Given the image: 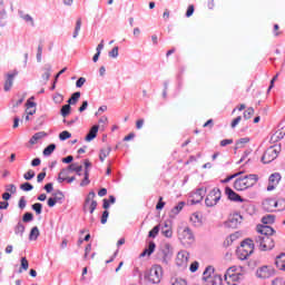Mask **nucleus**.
<instances>
[{
	"label": "nucleus",
	"instance_id": "f257e3e1",
	"mask_svg": "<svg viewBox=\"0 0 285 285\" xmlns=\"http://www.w3.org/2000/svg\"><path fill=\"white\" fill-rule=\"evenodd\" d=\"M258 233L257 236L254 237V246H257L259 250H273L275 248V240L273 239V235H275V229L268 225H258L256 227Z\"/></svg>",
	"mask_w": 285,
	"mask_h": 285
},
{
	"label": "nucleus",
	"instance_id": "f03ea898",
	"mask_svg": "<svg viewBox=\"0 0 285 285\" xmlns=\"http://www.w3.org/2000/svg\"><path fill=\"white\" fill-rule=\"evenodd\" d=\"M253 253H255V242H253L252 238L243 240L240 247L236 252L238 259L242 262H244V259H248Z\"/></svg>",
	"mask_w": 285,
	"mask_h": 285
},
{
	"label": "nucleus",
	"instance_id": "7ed1b4c3",
	"mask_svg": "<svg viewBox=\"0 0 285 285\" xmlns=\"http://www.w3.org/2000/svg\"><path fill=\"white\" fill-rule=\"evenodd\" d=\"M164 275V269L161 265H154L146 274L145 279L149 281L150 284H159Z\"/></svg>",
	"mask_w": 285,
	"mask_h": 285
},
{
	"label": "nucleus",
	"instance_id": "20e7f679",
	"mask_svg": "<svg viewBox=\"0 0 285 285\" xmlns=\"http://www.w3.org/2000/svg\"><path fill=\"white\" fill-rule=\"evenodd\" d=\"M178 239L184 244V246H190L195 243V235L189 227H180L178 229Z\"/></svg>",
	"mask_w": 285,
	"mask_h": 285
},
{
	"label": "nucleus",
	"instance_id": "39448f33",
	"mask_svg": "<svg viewBox=\"0 0 285 285\" xmlns=\"http://www.w3.org/2000/svg\"><path fill=\"white\" fill-rule=\"evenodd\" d=\"M157 258L161 264H165V266H168L170 259H173V248L170 247V244H165L159 252L157 253Z\"/></svg>",
	"mask_w": 285,
	"mask_h": 285
},
{
	"label": "nucleus",
	"instance_id": "423d86ee",
	"mask_svg": "<svg viewBox=\"0 0 285 285\" xmlns=\"http://www.w3.org/2000/svg\"><path fill=\"white\" fill-rule=\"evenodd\" d=\"M219 199H222V190L215 187L206 196L205 204L208 208H213V206H217V204H219Z\"/></svg>",
	"mask_w": 285,
	"mask_h": 285
},
{
	"label": "nucleus",
	"instance_id": "0eeeda50",
	"mask_svg": "<svg viewBox=\"0 0 285 285\" xmlns=\"http://www.w3.org/2000/svg\"><path fill=\"white\" fill-rule=\"evenodd\" d=\"M279 153H282V147L272 146L267 148L262 157L263 164H271L277 159Z\"/></svg>",
	"mask_w": 285,
	"mask_h": 285
},
{
	"label": "nucleus",
	"instance_id": "6e6552de",
	"mask_svg": "<svg viewBox=\"0 0 285 285\" xmlns=\"http://www.w3.org/2000/svg\"><path fill=\"white\" fill-rule=\"evenodd\" d=\"M95 197H97V194L95 191H89L87 197L85 198V203L82 206L83 213H87L89 210L90 215L97 210L98 203L95 200Z\"/></svg>",
	"mask_w": 285,
	"mask_h": 285
},
{
	"label": "nucleus",
	"instance_id": "1a4fd4ad",
	"mask_svg": "<svg viewBox=\"0 0 285 285\" xmlns=\"http://www.w3.org/2000/svg\"><path fill=\"white\" fill-rule=\"evenodd\" d=\"M188 259H190V254L187 250L178 252L176 256V266L180 268V271H186V268H188Z\"/></svg>",
	"mask_w": 285,
	"mask_h": 285
},
{
	"label": "nucleus",
	"instance_id": "9d476101",
	"mask_svg": "<svg viewBox=\"0 0 285 285\" xmlns=\"http://www.w3.org/2000/svg\"><path fill=\"white\" fill-rule=\"evenodd\" d=\"M275 275V268L272 266H263L259 267L256 272V277L259 279H269V277H274Z\"/></svg>",
	"mask_w": 285,
	"mask_h": 285
},
{
	"label": "nucleus",
	"instance_id": "9b49d317",
	"mask_svg": "<svg viewBox=\"0 0 285 285\" xmlns=\"http://www.w3.org/2000/svg\"><path fill=\"white\" fill-rule=\"evenodd\" d=\"M242 222H244V217L240 216V214L235 213L228 217V220L225 223V225L227 228H237Z\"/></svg>",
	"mask_w": 285,
	"mask_h": 285
},
{
	"label": "nucleus",
	"instance_id": "f8f14e48",
	"mask_svg": "<svg viewBox=\"0 0 285 285\" xmlns=\"http://www.w3.org/2000/svg\"><path fill=\"white\" fill-rule=\"evenodd\" d=\"M237 279H239V273H237V267H229L225 273V282H227V284H230V282H237Z\"/></svg>",
	"mask_w": 285,
	"mask_h": 285
},
{
	"label": "nucleus",
	"instance_id": "ddd939ff",
	"mask_svg": "<svg viewBox=\"0 0 285 285\" xmlns=\"http://www.w3.org/2000/svg\"><path fill=\"white\" fill-rule=\"evenodd\" d=\"M206 195V187H200L191 194V204H199Z\"/></svg>",
	"mask_w": 285,
	"mask_h": 285
},
{
	"label": "nucleus",
	"instance_id": "4468645a",
	"mask_svg": "<svg viewBox=\"0 0 285 285\" xmlns=\"http://www.w3.org/2000/svg\"><path fill=\"white\" fill-rule=\"evenodd\" d=\"M225 195H227V197L230 202H239V203L244 202V198H242V196H239V194L235 193V190H233L230 187L225 188Z\"/></svg>",
	"mask_w": 285,
	"mask_h": 285
},
{
	"label": "nucleus",
	"instance_id": "2eb2a0df",
	"mask_svg": "<svg viewBox=\"0 0 285 285\" xmlns=\"http://www.w3.org/2000/svg\"><path fill=\"white\" fill-rule=\"evenodd\" d=\"M19 75V71L14 70L12 73H7V79L4 81V91L8 92L10 88H12V83H14V77Z\"/></svg>",
	"mask_w": 285,
	"mask_h": 285
},
{
	"label": "nucleus",
	"instance_id": "dca6fc26",
	"mask_svg": "<svg viewBox=\"0 0 285 285\" xmlns=\"http://www.w3.org/2000/svg\"><path fill=\"white\" fill-rule=\"evenodd\" d=\"M263 209H265L266 213H275V198H266L263 202Z\"/></svg>",
	"mask_w": 285,
	"mask_h": 285
},
{
	"label": "nucleus",
	"instance_id": "f3484780",
	"mask_svg": "<svg viewBox=\"0 0 285 285\" xmlns=\"http://www.w3.org/2000/svg\"><path fill=\"white\" fill-rule=\"evenodd\" d=\"M245 178V184L247 185V188H253L259 181V177L255 174H249L247 176H244Z\"/></svg>",
	"mask_w": 285,
	"mask_h": 285
},
{
	"label": "nucleus",
	"instance_id": "a211bd4d",
	"mask_svg": "<svg viewBox=\"0 0 285 285\" xmlns=\"http://www.w3.org/2000/svg\"><path fill=\"white\" fill-rule=\"evenodd\" d=\"M285 137V127L279 128L278 130H276L272 137H271V141L273 144H277V141H282V139Z\"/></svg>",
	"mask_w": 285,
	"mask_h": 285
},
{
	"label": "nucleus",
	"instance_id": "6ab92c4d",
	"mask_svg": "<svg viewBox=\"0 0 285 285\" xmlns=\"http://www.w3.org/2000/svg\"><path fill=\"white\" fill-rule=\"evenodd\" d=\"M234 188H235V190H246V189H248V185H246V179L244 177L243 178H237L234 181Z\"/></svg>",
	"mask_w": 285,
	"mask_h": 285
},
{
	"label": "nucleus",
	"instance_id": "aec40b11",
	"mask_svg": "<svg viewBox=\"0 0 285 285\" xmlns=\"http://www.w3.org/2000/svg\"><path fill=\"white\" fill-rule=\"evenodd\" d=\"M97 132H99V125H95L91 127V129L87 134L85 140L92 141V139H95L97 137Z\"/></svg>",
	"mask_w": 285,
	"mask_h": 285
},
{
	"label": "nucleus",
	"instance_id": "412c9836",
	"mask_svg": "<svg viewBox=\"0 0 285 285\" xmlns=\"http://www.w3.org/2000/svg\"><path fill=\"white\" fill-rule=\"evenodd\" d=\"M275 265L278 271L285 272V254H281V255L276 256Z\"/></svg>",
	"mask_w": 285,
	"mask_h": 285
},
{
	"label": "nucleus",
	"instance_id": "4be33fe9",
	"mask_svg": "<svg viewBox=\"0 0 285 285\" xmlns=\"http://www.w3.org/2000/svg\"><path fill=\"white\" fill-rule=\"evenodd\" d=\"M26 114L27 115H35L37 112V102L31 101L30 99L26 102Z\"/></svg>",
	"mask_w": 285,
	"mask_h": 285
},
{
	"label": "nucleus",
	"instance_id": "5701e85b",
	"mask_svg": "<svg viewBox=\"0 0 285 285\" xmlns=\"http://www.w3.org/2000/svg\"><path fill=\"white\" fill-rule=\"evenodd\" d=\"M215 274V268L213 266L206 267L205 272L203 273L204 282H209L213 279V275Z\"/></svg>",
	"mask_w": 285,
	"mask_h": 285
},
{
	"label": "nucleus",
	"instance_id": "b1692460",
	"mask_svg": "<svg viewBox=\"0 0 285 285\" xmlns=\"http://www.w3.org/2000/svg\"><path fill=\"white\" fill-rule=\"evenodd\" d=\"M186 206L185 202H179L177 204V206H175L171 210H170V217H176V215H179V213H181V210H184V207Z\"/></svg>",
	"mask_w": 285,
	"mask_h": 285
},
{
	"label": "nucleus",
	"instance_id": "393cba45",
	"mask_svg": "<svg viewBox=\"0 0 285 285\" xmlns=\"http://www.w3.org/2000/svg\"><path fill=\"white\" fill-rule=\"evenodd\" d=\"M111 151H112V148H110V147H105V148L100 149V154H99L100 161L105 163L106 157H108Z\"/></svg>",
	"mask_w": 285,
	"mask_h": 285
},
{
	"label": "nucleus",
	"instance_id": "a878e982",
	"mask_svg": "<svg viewBox=\"0 0 285 285\" xmlns=\"http://www.w3.org/2000/svg\"><path fill=\"white\" fill-rule=\"evenodd\" d=\"M156 245L154 242H150L148 245V248L144 249V252L140 254V257H146V255L150 256L155 253Z\"/></svg>",
	"mask_w": 285,
	"mask_h": 285
},
{
	"label": "nucleus",
	"instance_id": "bb28decb",
	"mask_svg": "<svg viewBox=\"0 0 285 285\" xmlns=\"http://www.w3.org/2000/svg\"><path fill=\"white\" fill-rule=\"evenodd\" d=\"M50 72H52V66L46 65L45 72L42 73V80L45 83H48V81L50 80Z\"/></svg>",
	"mask_w": 285,
	"mask_h": 285
},
{
	"label": "nucleus",
	"instance_id": "cd10ccee",
	"mask_svg": "<svg viewBox=\"0 0 285 285\" xmlns=\"http://www.w3.org/2000/svg\"><path fill=\"white\" fill-rule=\"evenodd\" d=\"M237 239H239V233H234L230 234L226 240L224 242L225 246H230L233 244V242H237Z\"/></svg>",
	"mask_w": 285,
	"mask_h": 285
},
{
	"label": "nucleus",
	"instance_id": "c85d7f7f",
	"mask_svg": "<svg viewBox=\"0 0 285 285\" xmlns=\"http://www.w3.org/2000/svg\"><path fill=\"white\" fill-rule=\"evenodd\" d=\"M81 97V92L76 91L71 95V97L68 99V105L69 106H75L77 105V101H79V98Z\"/></svg>",
	"mask_w": 285,
	"mask_h": 285
},
{
	"label": "nucleus",
	"instance_id": "c756f323",
	"mask_svg": "<svg viewBox=\"0 0 285 285\" xmlns=\"http://www.w3.org/2000/svg\"><path fill=\"white\" fill-rule=\"evenodd\" d=\"M189 220L195 226H199V225H202V215L199 213H194V214H191Z\"/></svg>",
	"mask_w": 285,
	"mask_h": 285
},
{
	"label": "nucleus",
	"instance_id": "7c9ffc66",
	"mask_svg": "<svg viewBox=\"0 0 285 285\" xmlns=\"http://www.w3.org/2000/svg\"><path fill=\"white\" fill-rule=\"evenodd\" d=\"M39 235H40L39 227L35 226L31 228V232L29 234V239L31 242H37V239L39 238Z\"/></svg>",
	"mask_w": 285,
	"mask_h": 285
},
{
	"label": "nucleus",
	"instance_id": "2f4dec72",
	"mask_svg": "<svg viewBox=\"0 0 285 285\" xmlns=\"http://www.w3.org/2000/svg\"><path fill=\"white\" fill-rule=\"evenodd\" d=\"M23 233H26V226H23V223L19 222L14 227V234L23 237Z\"/></svg>",
	"mask_w": 285,
	"mask_h": 285
},
{
	"label": "nucleus",
	"instance_id": "473e14b6",
	"mask_svg": "<svg viewBox=\"0 0 285 285\" xmlns=\"http://www.w3.org/2000/svg\"><path fill=\"white\" fill-rule=\"evenodd\" d=\"M69 170H72V173H76V175L81 177V171L83 170V167L78 164H71L69 165Z\"/></svg>",
	"mask_w": 285,
	"mask_h": 285
},
{
	"label": "nucleus",
	"instance_id": "72a5a7b5",
	"mask_svg": "<svg viewBox=\"0 0 285 285\" xmlns=\"http://www.w3.org/2000/svg\"><path fill=\"white\" fill-rule=\"evenodd\" d=\"M279 181H282V175H279V173H275L269 176V184L277 186Z\"/></svg>",
	"mask_w": 285,
	"mask_h": 285
},
{
	"label": "nucleus",
	"instance_id": "f704fd0d",
	"mask_svg": "<svg viewBox=\"0 0 285 285\" xmlns=\"http://www.w3.org/2000/svg\"><path fill=\"white\" fill-rule=\"evenodd\" d=\"M262 223L265 224V226H268V224H275V215L273 214L265 215L262 218Z\"/></svg>",
	"mask_w": 285,
	"mask_h": 285
},
{
	"label": "nucleus",
	"instance_id": "c9c22d12",
	"mask_svg": "<svg viewBox=\"0 0 285 285\" xmlns=\"http://www.w3.org/2000/svg\"><path fill=\"white\" fill-rule=\"evenodd\" d=\"M56 148H57V145H55V144H50L49 146H47L43 149L45 157H50V155H52L55 153Z\"/></svg>",
	"mask_w": 285,
	"mask_h": 285
},
{
	"label": "nucleus",
	"instance_id": "e433bc0d",
	"mask_svg": "<svg viewBox=\"0 0 285 285\" xmlns=\"http://www.w3.org/2000/svg\"><path fill=\"white\" fill-rule=\"evenodd\" d=\"M20 18L26 21V23H30V26H35V19L30 17V14L23 13V11H19Z\"/></svg>",
	"mask_w": 285,
	"mask_h": 285
},
{
	"label": "nucleus",
	"instance_id": "4c0bfd02",
	"mask_svg": "<svg viewBox=\"0 0 285 285\" xmlns=\"http://www.w3.org/2000/svg\"><path fill=\"white\" fill-rule=\"evenodd\" d=\"M81 30V18H78L76 21V27H75V31H73V39H77V37H79V31Z\"/></svg>",
	"mask_w": 285,
	"mask_h": 285
},
{
	"label": "nucleus",
	"instance_id": "58836bf2",
	"mask_svg": "<svg viewBox=\"0 0 285 285\" xmlns=\"http://www.w3.org/2000/svg\"><path fill=\"white\" fill-rule=\"evenodd\" d=\"M31 208L35 210L36 215H41V213H43V205L41 203L33 204Z\"/></svg>",
	"mask_w": 285,
	"mask_h": 285
},
{
	"label": "nucleus",
	"instance_id": "ea45409f",
	"mask_svg": "<svg viewBox=\"0 0 285 285\" xmlns=\"http://www.w3.org/2000/svg\"><path fill=\"white\" fill-rule=\"evenodd\" d=\"M70 110H72V107H70V105H63L60 109V114L62 117H68V115H70Z\"/></svg>",
	"mask_w": 285,
	"mask_h": 285
},
{
	"label": "nucleus",
	"instance_id": "a19ab883",
	"mask_svg": "<svg viewBox=\"0 0 285 285\" xmlns=\"http://www.w3.org/2000/svg\"><path fill=\"white\" fill-rule=\"evenodd\" d=\"M248 141H250V138H248V137L238 139L236 141V149L244 148V145L248 144Z\"/></svg>",
	"mask_w": 285,
	"mask_h": 285
},
{
	"label": "nucleus",
	"instance_id": "79ce46f5",
	"mask_svg": "<svg viewBox=\"0 0 285 285\" xmlns=\"http://www.w3.org/2000/svg\"><path fill=\"white\" fill-rule=\"evenodd\" d=\"M161 233L165 237H173V229L168 227L167 223H165V226L163 227Z\"/></svg>",
	"mask_w": 285,
	"mask_h": 285
},
{
	"label": "nucleus",
	"instance_id": "37998d69",
	"mask_svg": "<svg viewBox=\"0 0 285 285\" xmlns=\"http://www.w3.org/2000/svg\"><path fill=\"white\" fill-rule=\"evenodd\" d=\"M275 208H277L278 212L285 210V200L284 199H275L274 204Z\"/></svg>",
	"mask_w": 285,
	"mask_h": 285
},
{
	"label": "nucleus",
	"instance_id": "c03bdc74",
	"mask_svg": "<svg viewBox=\"0 0 285 285\" xmlns=\"http://www.w3.org/2000/svg\"><path fill=\"white\" fill-rule=\"evenodd\" d=\"M90 171H88V169H85V178L82 179V181L80 183V186H88V184H90Z\"/></svg>",
	"mask_w": 285,
	"mask_h": 285
},
{
	"label": "nucleus",
	"instance_id": "a18cd8bd",
	"mask_svg": "<svg viewBox=\"0 0 285 285\" xmlns=\"http://www.w3.org/2000/svg\"><path fill=\"white\" fill-rule=\"evenodd\" d=\"M68 175V170L67 169H62L59 175H58V181L59 184H63V181H67L66 176Z\"/></svg>",
	"mask_w": 285,
	"mask_h": 285
},
{
	"label": "nucleus",
	"instance_id": "49530a36",
	"mask_svg": "<svg viewBox=\"0 0 285 285\" xmlns=\"http://www.w3.org/2000/svg\"><path fill=\"white\" fill-rule=\"evenodd\" d=\"M32 219H35V215H32L30 212L24 213L22 216V222H24V224L32 222Z\"/></svg>",
	"mask_w": 285,
	"mask_h": 285
},
{
	"label": "nucleus",
	"instance_id": "de8ad7c7",
	"mask_svg": "<svg viewBox=\"0 0 285 285\" xmlns=\"http://www.w3.org/2000/svg\"><path fill=\"white\" fill-rule=\"evenodd\" d=\"M255 115V109L249 107L244 111V119H250Z\"/></svg>",
	"mask_w": 285,
	"mask_h": 285
},
{
	"label": "nucleus",
	"instance_id": "09e8293b",
	"mask_svg": "<svg viewBox=\"0 0 285 285\" xmlns=\"http://www.w3.org/2000/svg\"><path fill=\"white\" fill-rule=\"evenodd\" d=\"M70 137H72V134L66 130L59 134L60 141H66V139H70Z\"/></svg>",
	"mask_w": 285,
	"mask_h": 285
},
{
	"label": "nucleus",
	"instance_id": "8fccbe9b",
	"mask_svg": "<svg viewBox=\"0 0 285 285\" xmlns=\"http://www.w3.org/2000/svg\"><path fill=\"white\" fill-rule=\"evenodd\" d=\"M212 285H223L224 281L222 279V276H214V278H212L210 281Z\"/></svg>",
	"mask_w": 285,
	"mask_h": 285
},
{
	"label": "nucleus",
	"instance_id": "3c124183",
	"mask_svg": "<svg viewBox=\"0 0 285 285\" xmlns=\"http://www.w3.org/2000/svg\"><path fill=\"white\" fill-rule=\"evenodd\" d=\"M66 196H63V193L61 190H58L53 194V198L57 203L63 202Z\"/></svg>",
	"mask_w": 285,
	"mask_h": 285
},
{
	"label": "nucleus",
	"instance_id": "603ef678",
	"mask_svg": "<svg viewBox=\"0 0 285 285\" xmlns=\"http://www.w3.org/2000/svg\"><path fill=\"white\" fill-rule=\"evenodd\" d=\"M35 188V186H32V184L30 183H23L22 185H20V189L24 190V193H29V190H32Z\"/></svg>",
	"mask_w": 285,
	"mask_h": 285
},
{
	"label": "nucleus",
	"instance_id": "864d4df0",
	"mask_svg": "<svg viewBox=\"0 0 285 285\" xmlns=\"http://www.w3.org/2000/svg\"><path fill=\"white\" fill-rule=\"evenodd\" d=\"M35 170L32 169H29L24 175H23V178L27 180V181H30V179H35Z\"/></svg>",
	"mask_w": 285,
	"mask_h": 285
},
{
	"label": "nucleus",
	"instance_id": "5fc2aeb1",
	"mask_svg": "<svg viewBox=\"0 0 285 285\" xmlns=\"http://www.w3.org/2000/svg\"><path fill=\"white\" fill-rule=\"evenodd\" d=\"M109 57L117 59L119 57V47H114L112 50L109 51Z\"/></svg>",
	"mask_w": 285,
	"mask_h": 285
},
{
	"label": "nucleus",
	"instance_id": "6e6d98bb",
	"mask_svg": "<svg viewBox=\"0 0 285 285\" xmlns=\"http://www.w3.org/2000/svg\"><path fill=\"white\" fill-rule=\"evenodd\" d=\"M159 235V225L155 226L150 232H149V237L155 238Z\"/></svg>",
	"mask_w": 285,
	"mask_h": 285
},
{
	"label": "nucleus",
	"instance_id": "4d7b16f0",
	"mask_svg": "<svg viewBox=\"0 0 285 285\" xmlns=\"http://www.w3.org/2000/svg\"><path fill=\"white\" fill-rule=\"evenodd\" d=\"M53 101H55V104H63V95H61V94H56V95L53 96Z\"/></svg>",
	"mask_w": 285,
	"mask_h": 285
},
{
	"label": "nucleus",
	"instance_id": "13d9d810",
	"mask_svg": "<svg viewBox=\"0 0 285 285\" xmlns=\"http://www.w3.org/2000/svg\"><path fill=\"white\" fill-rule=\"evenodd\" d=\"M27 204H28V202H26V197H23V196L20 197L18 206L21 210H23V208H26Z\"/></svg>",
	"mask_w": 285,
	"mask_h": 285
},
{
	"label": "nucleus",
	"instance_id": "bf43d9fd",
	"mask_svg": "<svg viewBox=\"0 0 285 285\" xmlns=\"http://www.w3.org/2000/svg\"><path fill=\"white\" fill-rule=\"evenodd\" d=\"M43 52V47L41 45L38 46V51H37V61L38 63H41V55Z\"/></svg>",
	"mask_w": 285,
	"mask_h": 285
},
{
	"label": "nucleus",
	"instance_id": "052dcab7",
	"mask_svg": "<svg viewBox=\"0 0 285 285\" xmlns=\"http://www.w3.org/2000/svg\"><path fill=\"white\" fill-rule=\"evenodd\" d=\"M109 215H110V213L108 210H105L102 213V216H101V219H100L101 224H107Z\"/></svg>",
	"mask_w": 285,
	"mask_h": 285
},
{
	"label": "nucleus",
	"instance_id": "680f3d73",
	"mask_svg": "<svg viewBox=\"0 0 285 285\" xmlns=\"http://www.w3.org/2000/svg\"><path fill=\"white\" fill-rule=\"evenodd\" d=\"M33 136L39 141V139H43V137H48V134L46 131H39V132H36Z\"/></svg>",
	"mask_w": 285,
	"mask_h": 285
},
{
	"label": "nucleus",
	"instance_id": "e2e57ef3",
	"mask_svg": "<svg viewBox=\"0 0 285 285\" xmlns=\"http://www.w3.org/2000/svg\"><path fill=\"white\" fill-rule=\"evenodd\" d=\"M28 267H29V263H28V259L26 257H22L21 258V268L23 271H28Z\"/></svg>",
	"mask_w": 285,
	"mask_h": 285
},
{
	"label": "nucleus",
	"instance_id": "0e129e2a",
	"mask_svg": "<svg viewBox=\"0 0 285 285\" xmlns=\"http://www.w3.org/2000/svg\"><path fill=\"white\" fill-rule=\"evenodd\" d=\"M272 285H285V281L282 277H277L272 282Z\"/></svg>",
	"mask_w": 285,
	"mask_h": 285
},
{
	"label": "nucleus",
	"instance_id": "69168bd1",
	"mask_svg": "<svg viewBox=\"0 0 285 285\" xmlns=\"http://www.w3.org/2000/svg\"><path fill=\"white\" fill-rule=\"evenodd\" d=\"M173 285H188V282L184 278H176Z\"/></svg>",
	"mask_w": 285,
	"mask_h": 285
},
{
	"label": "nucleus",
	"instance_id": "338daca9",
	"mask_svg": "<svg viewBox=\"0 0 285 285\" xmlns=\"http://www.w3.org/2000/svg\"><path fill=\"white\" fill-rule=\"evenodd\" d=\"M43 179H46V169H43V171L38 174V176H37L38 184H41V181H43Z\"/></svg>",
	"mask_w": 285,
	"mask_h": 285
},
{
	"label": "nucleus",
	"instance_id": "774afa93",
	"mask_svg": "<svg viewBox=\"0 0 285 285\" xmlns=\"http://www.w3.org/2000/svg\"><path fill=\"white\" fill-rule=\"evenodd\" d=\"M83 83H86V78L85 77H80L77 81H76V87L77 88H81L83 86Z\"/></svg>",
	"mask_w": 285,
	"mask_h": 285
}]
</instances>
